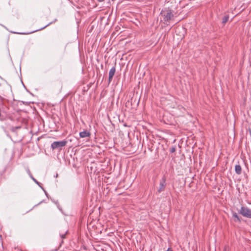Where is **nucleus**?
Returning a JSON list of instances; mask_svg holds the SVG:
<instances>
[{"label": "nucleus", "mask_w": 251, "mask_h": 251, "mask_svg": "<svg viewBox=\"0 0 251 251\" xmlns=\"http://www.w3.org/2000/svg\"><path fill=\"white\" fill-rule=\"evenodd\" d=\"M240 213L245 217L251 218V209L248 207H242Z\"/></svg>", "instance_id": "1"}, {"label": "nucleus", "mask_w": 251, "mask_h": 251, "mask_svg": "<svg viewBox=\"0 0 251 251\" xmlns=\"http://www.w3.org/2000/svg\"><path fill=\"white\" fill-rule=\"evenodd\" d=\"M66 143L67 142L65 141L54 142L51 144V147L52 150H55L65 146Z\"/></svg>", "instance_id": "2"}, {"label": "nucleus", "mask_w": 251, "mask_h": 251, "mask_svg": "<svg viewBox=\"0 0 251 251\" xmlns=\"http://www.w3.org/2000/svg\"><path fill=\"white\" fill-rule=\"evenodd\" d=\"M166 187V178L163 177L161 179L159 184V187L157 190L158 193H160L165 190Z\"/></svg>", "instance_id": "3"}, {"label": "nucleus", "mask_w": 251, "mask_h": 251, "mask_svg": "<svg viewBox=\"0 0 251 251\" xmlns=\"http://www.w3.org/2000/svg\"><path fill=\"white\" fill-rule=\"evenodd\" d=\"M163 19H161V21L163 22L164 25H169L171 21L172 20L173 17H163Z\"/></svg>", "instance_id": "4"}, {"label": "nucleus", "mask_w": 251, "mask_h": 251, "mask_svg": "<svg viewBox=\"0 0 251 251\" xmlns=\"http://www.w3.org/2000/svg\"><path fill=\"white\" fill-rule=\"evenodd\" d=\"M161 14L162 16H173V14L171 12V10L168 9H164V10H162L161 12Z\"/></svg>", "instance_id": "5"}, {"label": "nucleus", "mask_w": 251, "mask_h": 251, "mask_svg": "<svg viewBox=\"0 0 251 251\" xmlns=\"http://www.w3.org/2000/svg\"><path fill=\"white\" fill-rule=\"evenodd\" d=\"M116 69L114 67H112L109 71V81L110 82L115 73Z\"/></svg>", "instance_id": "6"}, {"label": "nucleus", "mask_w": 251, "mask_h": 251, "mask_svg": "<svg viewBox=\"0 0 251 251\" xmlns=\"http://www.w3.org/2000/svg\"><path fill=\"white\" fill-rule=\"evenodd\" d=\"M91 133L87 130H84L79 133V136L81 138L89 137Z\"/></svg>", "instance_id": "7"}, {"label": "nucleus", "mask_w": 251, "mask_h": 251, "mask_svg": "<svg viewBox=\"0 0 251 251\" xmlns=\"http://www.w3.org/2000/svg\"><path fill=\"white\" fill-rule=\"evenodd\" d=\"M3 98L0 96V121H3L4 119V116L1 113V109L2 108L3 104Z\"/></svg>", "instance_id": "8"}, {"label": "nucleus", "mask_w": 251, "mask_h": 251, "mask_svg": "<svg viewBox=\"0 0 251 251\" xmlns=\"http://www.w3.org/2000/svg\"><path fill=\"white\" fill-rule=\"evenodd\" d=\"M235 171L237 174L240 175L242 173L241 166L239 164L236 165L235 166Z\"/></svg>", "instance_id": "9"}, {"label": "nucleus", "mask_w": 251, "mask_h": 251, "mask_svg": "<svg viewBox=\"0 0 251 251\" xmlns=\"http://www.w3.org/2000/svg\"><path fill=\"white\" fill-rule=\"evenodd\" d=\"M232 217L235 222H240L241 221L240 218L238 215V214L235 212H233L232 213Z\"/></svg>", "instance_id": "10"}, {"label": "nucleus", "mask_w": 251, "mask_h": 251, "mask_svg": "<svg viewBox=\"0 0 251 251\" xmlns=\"http://www.w3.org/2000/svg\"><path fill=\"white\" fill-rule=\"evenodd\" d=\"M228 20V17H224L222 20L223 24H226Z\"/></svg>", "instance_id": "11"}, {"label": "nucleus", "mask_w": 251, "mask_h": 251, "mask_svg": "<svg viewBox=\"0 0 251 251\" xmlns=\"http://www.w3.org/2000/svg\"><path fill=\"white\" fill-rule=\"evenodd\" d=\"M56 21V19H55L53 22H50L48 23L45 26H44L43 27L41 28V29H44L45 27H47L48 26H49V25L51 24L52 23L55 22Z\"/></svg>", "instance_id": "12"}, {"label": "nucleus", "mask_w": 251, "mask_h": 251, "mask_svg": "<svg viewBox=\"0 0 251 251\" xmlns=\"http://www.w3.org/2000/svg\"><path fill=\"white\" fill-rule=\"evenodd\" d=\"M67 231H66L65 233L61 234L60 235L61 238H62V239L65 238H66V234H67Z\"/></svg>", "instance_id": "13"}, {"label": "nucleus", "mask_w": 251, "mask_h": 251, "mask_svg": "<svg viewBox=\"0 0 251 251\" xmlns=\"http://www.w3.org/2000/svg\"><path fill=\"white\" fill-rule=\"evenodd\" d=\"M170 151H171V152H175V151H176V149H175V148H174V147L172 148L171 149Z\"/></svg>", "instance_id": "14"}, {"label": "nucleus", "mask_w": 251, "mask_h": 251, "mask_svg": "<svg viewBox=\"0 0 251 251\" xmlns=\"http://www.w3.org/2000/svg\"><path fill=\"white\" fill-rule=\"evenodd\" d=\"M32 180L37 184L39 185V182L36 180L34 178H32Z\"/></svg>", "instance_id": "15"}, {"label": "nucleus", "mask_w": 251, "mask_h": 251, "mask_svg": "<svg viewBox=\"0 0 251 251\" xmlns=\"http://www.w3.org/2000/svg\"><path fill=\"white\" fill-rule=\"evenodd\" d=\"M27 173H28V174L29 175H30L31 172H30V170L28 169L27 170Z\"/></svg>", "instance_id": "16"}, {"label": "nucleus", "mask_w": 251, "mask_h": 251, "mask_svg": "<svg viewBox=\"0 0 251 251\" xmlns=\"http://www.w3.org/2000/svg\"><path fill=\"white\" fill-rule=\"evenodd\" d=\"M166 251H173L171 248H168Z\"/></svg>", "instance_id": "17"}, {"label": "nucleus", "mask_w": 251, "mask_h": 251, "mask_svg": "<svg viewBox=\"0 0 251 251\" xmlns=\"http://www.w3.org/2000/svg\"><path fill=\"white\" fill-rule=\"evenodd\" d=\"M29 176L32 179V178H34L31 174V173L30 174V175H29Z\"/></svg>", "instance_id": "18"}, {"label": "nucleus", "mask_w": 251, "mask_h": 251, "mask_svg": "<svg viewBox=\"0 0 251 251\" xmlns=\"http://www.w3.org/2000/svg\"><path fill=\"white\" fill-rule=\"evenodd\" d=\"M99 2H102L104 1V0H97Z\"/></svg>", "instance_id": "19"}, {"label": "nucleus", "mask_w": 251, "mask_h": 251, "mask_svg": "<svg viewBox=\"0 0 251 251\" xmlns=\"http://www.w3.org/2000/svg\"><path fill=\"white\" fill-rule=\"evenodd\" d=\"M129 101L128 100V101H127V102H126V105H127V104H129Z\"/></svg>", "instance_id": "20"}]
</instances>
